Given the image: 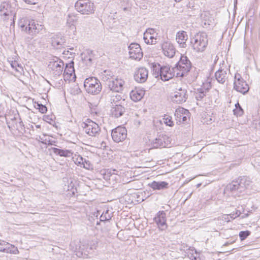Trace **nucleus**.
<instances>
[{
    "mask_svg": "<svg viewBox=\"0 0 260 260\" xmlns=\"http://www.w3.org/2000/svg\"><path fill=\"white\" fill-rule=\"evenodd\" d=\"M151 69L153 75L156 78L160 77V78L165 81H169L176 76V73L174 68H171L169 65L160 66L158 63H152Z\"/></svg>",
    "mask_w": 260,
    "mask_h": 260,
    "instance_id": "obj_1",
    "label": "nucleus"
},
{
    "mask_svg": "<svg viewBox=\"0 0 260 260\" xmlns=\"http://www.w3.org/2000/svg\"><path fill=\"white\" fill-rule=\"evenodd\" d=\"M18 25L22 31H25L27 34L34 36L38 34H43L45 28L44 26L36 23L35 20H29L22 18L20 20Z\"/></svg>",
    "mask_w": 260,
    "mask_h": 260,
    "instance_id": "obj_2",
    "label": "nucleus"
},
{
    "mask_svg": "<svg viewBox=\"0 0 260 260\" xmlns=\"http://www.w3.org/2000/svg\"><path fill=\"white\" fill-rule=\"evenodd\" d=\"M190 40L193 49L198 52L204 51L208 42L207 35L203 32L196 34Z\"/></svg>",
    "mask_w": 260,
    "mask_h": 260,
    "instance_id": "obj_3",
    "label": "nucleus"
},
{
    "mask_svg": "<svg viewBox=\"0 0 260 260\" xmlns=\"http://www.w3.org/2000/svg\"><path fill=\"white\" fill-rule=\"evenodd\" d=\"M174 68L175 69L176 77H182L190 71L191 63L186 56L181 55L180 60Z\"/></svg>",
    "mask_w": 260,
    "mask_h": 260,
    "instance_id": "obj_4",
    "label": "nucleus"
},
{
    "mask_svg": "<svg viewBox=\"0 0 260 260\" xmlns=\"http://www.w3.org/2000/svg\"><path fill=\"white\" fill-rule=\"evenodd\" d=\"M84 86L86 91L92 94L99 93L102 88L100 80L93 77L86 78L84 81Z\"/></svg>",
    "mask_w": 260,
    "mask_h": 260,
    "instance_id": "obj_5",
    "label": "nucleus"
},
{
    "mask_svg": "<svg viewBox=\"0 0 260 260\" xmlns=\"http://www.w3.org/2000/svg\"><path fill=\"white\" fill-rule=\"evenodd\" d=\"M76 10L83 15H89L94 12L95 6L90 0H78L75 4Z\"/></svg>",
    "mask_w": 260,
    "mask_h": 260,
    "instance_id": "obj_6",
    "label": "nucleus"
},
{
    "mask_svg": "<svg viewBox=\"0 0 260 260\" xmlns=\"http://www.w3.org/2000/svg\"><path fill=\"white\" fill-rule=\"evenodd\" d=\"M63 66V61L55 57L49 61L48 68L54 76H59L62 74Z\"/></svg>",
    "mask_w": 260,
    "mask_h": 260,
    "instance_id": "obj_7",
    "label": "nucleus"
},
{
    "mask_svg": "<svg viewBox=\"0 0 260 260\" xmlns=\"http://www.w3.org/2000/svg\"><path fill=\"white\" fill-rule=\"evenodd\" d=\"M82 126L85 133L89 136L98 137L100 134V127L92 120H89L87 123L83 122Z\"/></svg>",
    "mask_w": 260,
    "mask_h": 260,
    "instance_id": "obj_8",
    "label": "nucleus"
},
{
    "mask_svg": "<svg viewBox=\"0 0 260 260\" xmlns=\"http://www.w3.org/2000/svg\"><path fill=\"white\" fill-rule=\"evenodd\" d=\"M235 80L234 81V89L238 92H241L243 94L246 93L249 89V87L246 82L241 78L239 74H236L235 76Z\"/></svg>",
    "mask_w": 260,
    "mask_h": 260,
    "instance_id": "obj_9",
    "label": "nucleus"
},
{
    "mask_svg": "<svg viewBox=\"0 0 260 260\" xmlns=\"http://www.w3.org/2000/svg\"><path fill=\"white\" fill-rule=\"evenodd\" d=\"M111 136L115 142L124 141L127 137V130L124 127L118 126L112 131Z\"/></svg>",
    "mask_w": 260,
    "mask_h": 260,
    "instance_id": "obj_10",
    "label": "nucleus"
},
{
    "mask_svg": "<svg viewBox=\"0 0 260 260\" xmlns=\"http://www.w3.org/2000/svg\"><path fill=\"white\" fill-rule=\"evenodd\" d=\"M153 148L170 147L171 145L170 139L164 134L159 135L152 142Z\"/></svg>",
    "mask_w": 260,
    "mask_h": 260,
    "instance_id": "obj_11",
    "label": "nucleus"
},
{
    "mask_svg": "<svg viewBox=\"0 0 260 260\" xmlns=\"http://www.w3.org/2000/svg\"><path fill=\"white\" fill-rule=\"evenodd\" d=\"M129 58L140 60L143 57V52L139 44L135 43H131L128 46Z\"/></svg>",
    "mask_w": 260,
    "mask_h": 260,
    "instance_id": "obj_12",
    "label": "nucleus"
},
{
    "mask_svg": "<svg viewBox=\"0 0 260 260\" xmlns=\"http://www.w3.org/2000/svg\"><path fill=\"white\" fill-rule=\"evenodd\" d=\"M187 99V90L182 87L179 88L172 96L171 99L174 103L182 104Z\"/></svg>",
    "mask_w": 260,
    "mask_h": 260,
    "instance_id": "obj_13",
    "label": "nucleus"
},
{
    "mask_svg": "<svg viewBox=\"0 0 260 260\" xmlns=\"http://www.w3.org/2000/svg\"><path fill=\"white\" fill-rule=\"evenodd\" d=\"M124 83V81L122 79L117 77L110 79L108 86L111 90L119 92L123 90Z\"/></svg>",
    "mask_w": 260,
    "mask_h": 260,
    "instance_id": "obj_14",
    "label": "nucleus"
},
{
    "mask_svg": "<svg viewBox=\"0 0 260 260\" xmlns=\"http://www.w3.org/2000/svg\"><path fill=\"white\" fill-rule=\"evenodd\" d=\"M160 230H165L167 228L166 214L164 211H159L153 219Z\"/></svg>",
    "mask_w": 260,
    "mask_h": 260,
    "instance_id": "obj_15",
    "label": "nucleus"
},
{
    "mask_svg": "<svg viewBox=\"0 0 260 260\" xmlns=\"http://www.w3.org/2000/svg\"><path fill=\"white\" fill-rule=\"evenodd\" d=\"M148 75V70L145 68H140L135 72L134 77L138 83H144L146 81Z\"/></svg>",
    "mask_w": 260,
    "mask_h": 260,
    "instance_id": "obj_16",
    "label": "nucleus"
},
{
    "mask_svg": "<svg viewBox=\"0 0 260 260\" xmlns=\"http://www.w3.org/2000/svg\"><path fill=\"white\" fill-rule=\"evenodd\" d=\"M161 48L164 55L169 58H172L175 54L176 49L171 42H164L161 45Z\"/></svg>",
    "mask_w": 260,
    "mask_h": 260,
    "instance_id": "obj_17",
    "label": "nucleus"
},
{
    "mask_svg": "<svg viewBox=\"0 0 260 260\" xmlns=\"http://www.w3.org/2000/svg\"><path fill=\"white\" fill-rule=\"evenodd\" d=\"M125 104L113 105L111 106V112L112 116L118 118L123 115L125 112L124 106Z\"/></svg>",
    "mask_w": 260,
    "mask_h": 260,
    "instance_id": "obj_18",
    "label": "nucleus"
},
{
    "mask_svg": "<svg viewBox=\"0 0 260 260\" xmlns=\"http://www.w3.org/2000/svg\"><path fill=\"white\" fill-rule=\"evenodd\" d=\"M188 36L185 31L181 30L177 32L176 40L180 47L185 48L187 46L186 42Z\"/></svg>",
    "mask_w": 260,
    "mask_h": 260,
    "instance_id": "obj_19",
    "label": "nucleus"
},
{
    "mask_svg": "<svg viewBox=\"0 0 260 260\" xmlns=\"http://www.w3.org/2000/svg\"><path fill=\"white\" fill-rule=\"evenodd\" d=\"M225 191L231 192L233 193L236 191L239 193L242 192L241 191H240V184L238 179L233 180L231 183L228 184L225 187Z\"/></svg>",
    "mask_w": 260,
    "mask_h": 260,
    "instance_id": "obj_20",
    "label": "nucleus"
},
{
    "mask_svg": "<svg viewBox=\"0 0 260 260\" xmlns=\"http://www.w3.org/2000/svg\"><path fill=\"white\" fill-rule=\"evenodd\" d=\"M110 101L111 106L113 105L125 104V99H122L121 95L118 92H113L110 95Z\"/></svg>",
    "mask_w": 260,
    "mask_h": 260,
    "instance_id": "obj_21",
    "label": "nucleus"
},
{
    "mask_svg": "<svg viewBox=\"0 0 260 260\" xmlns=\"http://www.w3.org/2000/svg\"><path fill=\"white\" fill-rule=\"evenodd\" d=\"M148 185L153 190H161L169 187V183L166 181H153L151 183H149Z\"/></svg>",
    "mask_w": 260,
    "mask_h": 260,
    "instance_id": "obj_22",
    "label": "nucleus"
},
{
    "mask_svg": "<svg viewBox=\"0 0 260 260\" xmlns=\"http://www.w3.org/2000/svg\"><path fill=\"white\" fill-rule=\"evenodd\" d=\"M65 40L60 35H56L51 38V44L54 47L60 48L64 45Z\"/></svg>",
    "mask_w": 260,
    "mask_h": 260,
    "instance_id": "obj_23",
    "label": "nucleus"
},
{
    "mask_svg": "<svg viewBox=\"0 0 260 260\" xmlns=\"http://www.w3.org/2000/svg\"><path fill=\"white\" fill-rule=\"evenodd\" d=\"M144 94V90L142 89H136L131 92L130 97L133 101L137 102L140 101L143 98Z\"/></svg>",
    "mask_w": 260,
    "mask_h": 260,
    "instance_id": "obj_24",
    "label": "nucleus"
},
{
    "mask_svg": "<svg viewBox=\"0 0 260 260\" xmlns=\"http://www.w3.org/2000/svg\"><path fill=\"white\" fill-rule=\"evenodd\" d=\"M51 150L55 154L65 157H71L73 154V152L70 150L60 149L55 147L51 148Z\"/></svg>",
    "mask_w": 260,
    "mask_h": 260,
    "instance_id": "obj_25",
    "label": "nucleus"
},
{
    "mask_svg": "<svg viewBox=\"0 0 260 260\" xmlns=\"http://www.w3.org/2000/svg\"><path fill=\"white\" fill-rule=\"evenodd\" d=\"M240 187V191H243L247 188L251 183V181L249 178L247 177H242L238 179Z\"/></svg>",
    "mask_w": 260,
    "mask_h": 260,
    "instance_id": "obj_26",
    "label": "nucleus"
},
{
    "mask_svg": "<svg viewBox=\"0 0 260 260\" xmlns=\"http://www.w3.org/2000/svg\"><path fill=\"white\" fill-rule=\"evenodd\" d=\"M216 80L220 83L223 84L226 79V72L223 70H218L215 73Z\"/></svg>",
    "mask_w": 260,
    "mask_h": 260,
    "instance_id": "obj_27",
    "label": "nucleus"
},
{
    "mask_svg": "<svg viewBox=\"0 0 260 260\" xmlns=\"http://www.w3.org/2000/svg\"><path fill=\"white\" fill-rule=\"evenodd\" d=\"M10 7L8 3H3L0 6V13L1 15L7 16L10 12Z\"/></svg>",
    "mask_w": 260,
    "mask_h": 260,
    "instance_id": "obj_28",
    "label": "nucleus"
},
{
    "mask_svg": "<svg viewBox=\"0 0 260 260\" xmlns=\"http://www.w3.org/2000/svg\"><path fill=\"white\" fill-rule=\"evenodd\" d=\"M5 252L13 253V254H17L19 253V251L16 247L14 245L11 244L9 243H6L5 244Z\"/></svg>",
    "mask_w": 260,
    "mask_h": 260,
    "instance_id": "obj_29",
    "label": "nucleus"
},
{
    "mask_svg": "<svg viewBox=\"0 0 260 260\" xmlns=\"http://www.w3.org/2000/svg\"><path fill=\"white\" fill-rule=\"evenodd\" d=\"M144 40L147 44H154L156 43V38L148 33H144Z\"/></svg>",
    "mask_w": 260,
    "mask_h": 260,
    "instance_id": "obj_30",
    "label": "nucleus"
},
{
    "mask_svg": "<svg viewBox=\"0 0 260 260\" xmlns=\"http://www.w3.org/2000/svg\"><path fill=\"white\" fill-rule=\"evenodd\" d=\"M75 70L74 67V62L71 61L69 63L66 64L64 70V74L72 76L74 73Z\"/></svg>",
    "mask_w": 260,
    "mask_h": 260,
    "instance_id": "obj_31",
    "label": "nucleus"
},
{
    "mask_svg": "<svg viewBox=\"0 0 260 260\" xmlns=\"http://www.w3.org/2000/svg\"><path fill=\"white\" fill-rule=\"evenodd\" d=\"M209 92V88H207L205 90L201 89L200 91L195 93V96L198 101L201 100L205 96H206L207 93Z\"/></svg>",
    "mask_w": 260,
    "mask_h": 260,
    "instance_id": "obj_32",
    "label": "nucleus"
},
{
    "mask_svg": "<svg viewBox=\"0 0 260 260\" xmlns=\"http://www.w3.org/2000/svg\"><path fill=\"white\" fill-rule=\"evenodd\" d=\"M234 114L236 116H241L244 114V111L238 102L235 104V108L233 110Z\"/></svg>",
    "mask_w": 260,
    "mask_h": 260,
    "instance_id": "obj_33",
    "label": "nucleus"
},
{
    "mask_svg": "<svg viewBox=\"0 0 260 260\" xmlns=\"http://www.w3.org/2000/svg\"><path fill=\"white\" fill-rule=\"evenodd\" d=\"M117 171L116 170L108 169L104 175V178L106 180H110L111 178H115L114 175L116 174Z\"/></svg>",
    "mask_w": 260,
    "mask_h": 260,
    "instance_id": "obj_34",
    "label": "nucleus"
},
{
    "mask_svg": "<svg viewBox=\"0 0 260 260\" xmlns=\"http://www.w3.org/2000/svg\"><path fill=\"white\" fill-rule=\"evenodd\" d=\"M41 141V142L44 144L47 145H54V146H57L56 143L57 141L50 139L49 137L48 138H40Z\"/></svg>",
    "mask_w": 260,
    "mask_h": 260,
    "instance_id": "obj_35",
    "label": "nucleus"
},
{
    "mask_svg": "<svg viewBox=\"0 0 260 260\" xmlns=\"http://www.w3.org/2000/svg\"><path fill=\"white\" fill-rule=\"evenodd\" d=\"M9 62L10 63L11 67L15 69L17 72H21L20 70H22L23 68L21 64H19L17 61L15 60H8Z\"/></svg>",
    "mask_w": 260,
    "mask_h": 260,
    "instance_id": "obj_36",
    "label": "nucleus"
},
{
    "mask_svg": "<svg viewBox=\"0 0 260 260\" xmlns=\"http://www.w3.org/2000/svg\"><path fill=\"white\" fill-rule=\"evenodd\" d=\"M92 54L93 51H88V55H85L84 56L82 57V59L84 60L87 66H90L91 64L92 60L91 55Z\"/></svg>",
    "mask_w": 260,
    "mask_h": 260,
    "instance_id": "obj_37",
    "label": "nucleus"
},
{
    "mask_svg": "<svg viewBox=\"0 0 260 260\" xmlns=\"http://www.w3.org/2000/svg\"><path fill=\"white\" fill-rule=\"evenodd\" d=\"M111 219V214L109 213V210H106L105 212H104L100 216V221H109Z\"/></svg>",
    "mask_w": 260,
    "mask_h": 260,
    "instance_id": "obj_38",
    "label": "nucleus"
},
{
    "mask_svg": "<svg viewBox=\"0 0 260 260\" xmlns=\"http://www.w3.org/2000/svg\"><path fill=\"white\" fill-rule=\"evenodd\" d=\"M251 234L249 231H241L239 233V236L241 241H243L246 239Z\"/></svg>",
    "mask_w": 260,
    "mask_h": 260,
    "instance_id": "obj_39",
    "label": "nucleus"
},
{
    "mask_svg": "<svg viewBox=\"0 0 260 260\" xmlns=\"http://www.w3.org/2000/svg\"><path fill=\"white\" fill-rule=\"evenodd\" d=\"M164 120L165 123L167 125L169 126H172L173 125V121H172V118L171 116L165 115Z\"/></svg>",
    "mask_w": 260,
    "mask_h": 260,
    "instance_id": "obj_40",
    "label": "nucleus"
},
{
    "mask_svg": "<svg viewBox=\"0 0 260 260\" xmlns=\"http://www.w3.org/2000/svg\"><path fill=\"white\" fill-rule=\"evenodd\" d=\"M78 164L83 165V167L86 169H89L91 167L89 161L86 160L85 159L83 161H78Z\"/></svg>",
    "mask_w": 260,
    "mask_h": 260,
    "instance_id": "obj_41",
    "label": "nucleus"
},
{
    "mask_svg": "<svg viewBox=\"0 0 260 260\" xmlns=\"http://www.w3.org/2000/svg\"><path fill=\"white\" fill-rule=\"evenodd\" d=\"M241 213L242 212L240 210H237L235 212H233L230 214V218L233 220L235 218L239 217Z\"/></svg>",
    "mask_w": 260,
    "mask_h": 260,
    "instance_id": "obj_42",
    "label": "nucleus"
},
{
    "mask_svg": "<svg viewBox=\"0 0 260 260\" xmlns=\"http://www.w3.org/2000/svg\"><path fill=\"white\" fill-rule=\"evenodd\" d=\"M16 129L18 131L23 130L24 129V124L21 119H19V121L18 123H16Z\"/></svg>",
    "mask_w": 260,
    "mask_h": 260,
    "instance_id": "obj_43",
    "label": "nucleus"
},
{
    "mask_svg": "<svg viewBox=\"0 0 260 260\" xmlns=\"http://www.w3.org/2000/svg\"><path fill=\"white\" fill-rule=\"evenodd\" d=\"M178 111L179 113H182L183 116H189V112L188 110L185 109L183 108L180 107L178 108Z\"/></svg>",
    "mask_w": 260,
    "mask_h": 260,
    "instance_id": "obj_44",
    "label": "nucleus"
},
{
    "mask_svg": "<svg viewBox=\"0 0 260 260\" xmlns=\"http://www.w3.org/2000/svg\"><path fill=\"white\" fill-rule=\"evenodd\" d=\"M215 36L216 38L215 41L216 40L218 43L221 41V39L222 37V32L220 31H216Z\"/></svg>",
    "mask_w": 260,
    "mask_h": 260,
    "instance_id": "obj_45",
    "label": "nucleus"
},
{
    "mask_svg": "<svg viewBox=\"0 0 260 260\" xmlns=\"http://www.w3.org/2000/svg\"><path fill=\"white\" fill-rule=\"evenodd\" d=\"M175 116L176 118V120H179V121H180V120H181V118H182V117L183 116V114L182 113H181L179 112L178 111V108H177L176 110H175Z\"/></svg>",
    "mask_w": 260,
    "mask_h": 260,
    "instance_id": "obj_46",
    "label": "nucleus"
},
{
    "mask_svg": "<svg viewBox=\"0 0 260 260\" xmlns=\"http://www.w3.org/2000/svg\"><path fill=\"white\" fill-rule=\"evenodd\" d=\"M26 4L29 5H35L38 4L41 0H23Z\"/></svg>",
    "mask_w": 260,
    "mask_h": 260,
    "instance_id": "obj_47",
    "label": "nucleus"
},
{
    "mask_svg": "<svg viewBox=\"0 0 260 260\" xmlns=\"http://www.w3.org/2000/svg\"><path fill=\"white\" fill-rule=\"evenodd\" d=\"M6 243L4 241H1L0 240V251L5 252V244Z\"/></svg>",
    "mask_w": 260,
    "mask_h": 260,
    "instance_id": "obj_48",
    "label": "nucleus"
},
{
    "mask_svg": "<svg viewBox=\"0 0 260 260\" xmlns=\"http://www.w3.org/2000/svg\"><path fill=\"white\" fill-rule=\"evenodd\" d=\"M39 110L42 113H45L47 111V108L45 105H42Z\"/></svg>",
    "mask_w": 260,
    "mask_h": 260,
    "instance_id": "obj_49",
    "label": "nucleus"
},
{
    "mask_svg": "<svg viewBox=\"0 0 260 260\" xmlns=\"http://www.w3.org/2000/svg\"><path fill=\"white\" fill-rule=\"evenodd\" d=\"M155 32V30L153 28H148L147 29L144 33H148V34H150V35L153 36L154 33Z\"/></svg>",
    "mask_w": 260,
    "mask_h": 260,
    "instance_id": "obj_50",
    "label": "nucleus"
},
{
    "mask_svg": "<svg viewBox=\"0 0 260 260\" xmlns=\"http://www.w3.org/2000/svg\"><path fill=\"white\" fill-rule=\"evenodd\" d=\"M189 118V116H183L181 119H182V122H186L187 119Z\"/></svg>",
    "mask_w": 260,
    "mask_h": 260,
    "instance_id": "obj_51",
    "label": "nucleus"
},
{
    "mask_svg": "<svg viewBox=\"0 0 260 260\" xmlns=\"http://www.w3.org/2000/svg\"><path fill=\"white\" fill-rule=\"evenodd\" d=\"M224 219L226 220L227 222H229L231 221V218H230V214L229 215H225L224 217Z\"/></svg>",
    "mask_w": 260,
    "mask_h": 260,
    "instance_id": "obj_52",
    "label": "nucleus"
},
{
    "mask_svg": "<svg viewBox=\"0 0 260 260\" xmlns=\"http://www.w3.org/2000/svg\"><path fill=\"white\" fill-rule=\"evenodd\" d=\"M84 160V159L81 157V156H79L77 158V160L76 161V164H78V161H83Z\"/></svg>",
    "mask_w": 260,
    "mask_h": 260,
    "instance_id": "obj_53",
    "label": "nucleus"
},
{
    "mask_svg": "<svg viewBox=\"0 0 260 260\" xmlns=\"http://www.w3.org/2000/svg\"><path fill=\"white\" fill-rule=\"evenodd\" d=\"M42 104H41V103H39L38 102H35V107L38 109H39L40 108V107H41V105H42Z\"/></svg>",
    "mask_w": 260,
    "mask_h": 260,
    "instance_id": "obj_54",
    "label": "nucleus"
},
{
    "mask_svg": "<svg viewBox=\"0 0 260 260\" xmlns=\"http://www.w3.org/2000/svg\"><path fill=\"white\" fill-rule=\"evenodd\" d=\"M43 120L47 121V122H48V121L49 120H52L51 118H49V116H44V118H43Z\"/></svg>",
    "mask_w": 260,
    "mask_h": 260,
    "instance_id": "obj_55",
    "label": "nucleus"
},
{
    "mask_svg": "<svg viewBox=\"0 0 260 260\" xmlns=\"http://www.w3.org/2000/svg\"><path fill=\"white\" fill-rule=\"evenodd\" d=\"M36 126V127H37V128H41V125H37Z\"/></svg>",
    "mask_w": 260,
    "mask_h": 260,
    "instance_id": "obj_56",
    "label": "nucleus"
},
{
    "mask_svg": "<svg viewBox=\"0 0 260 260\" xmlns=\"http://www.w3.org/2000/svg\"><path fill=\"white\" fill-rule=\"evenodd\" d=\"M248 216V214H246L245 216H243L242 217V218L245 217H247Z\"/></svg>",
    "mask_w": 260,
    "mask_h": 260,
    "instance_id": "obj_57",
    "label": "nucleus"
},
{
    "mask_svg": "<svg viewBox=\"0 0 260 260\" xmlns=\"http://www.w3.org/2000/svg\"><path fill=\"white\" fill-rule=\"evenodd\" d=\"M210 22H211V21H210V20H208V21H207V23H208V25H210Z\"/></svg>",
    "mask_w": 260,
    "mask_h": 260,
    "instance_id": "obj_58",
    "label": "nucleus"
},
{
    "mask_svg": "<svg viewBox=\"0 0 260 260\" xmlns=\"http://www.w3.org/2000/svg\"><path fill=\"white\" fill-rule=\"evenodd\" d=\"M99 224H100L99 222L98 221H97L96 224L98 225Z\"/></svg>",
    "mask_w": 260,
    "mask_h": 260,
    "instance_id": "obj_59",
    "label": "nucleus"
},
{
    "mask_svg": "<svg viewBox=\"0 0 260 260\" xmlns=\"http://www.w3.org/2000/svg\"><path fill=\"white\" fill-rule=\"evenodd\" d=\"M208 83H209V84L210 85V84H211V82L209 81H208Z\"/></svg>",
    "mask_w": 260,
    "mask_h": 260,
    "instance_id": "obj_60",
    "label": "nucleus"
},
{
    "mask_svg": "<svg viewBox=\"0 0 260 260\" xmlns=\"http://www.w3.org/2000/svg\"><path fill=\"white\" fill-rule=\"evenodd\" d=\"M181 0H175L176 2H180Z\"/></svg>",
    "mask_w": 260,
    "mask_h": 260,
    "instance_id": "obj_61",
    "label": "nucleus"
},
{
    "mask_svg": "<svg viewBox=\"0 0 260 260\" xmlns=\"http://www.w3.org/2000/svg\"><path fill=\"white\" fill-rule=\"evenodd\" d=\"M217 100H215V103H218L219 102H217Z\"/></svg>",
    "mask_w": 260,
    "mask_h": 260,
    "instance_id": "obj_62",
    "label": "nucleus"
},
{
    "mask_svg": "<svg viewBox=\"0 0 260 260\" xmlns=\"http://www.w3.org/2000/svg\"><path fill=\"white\" fill-rule=\"evenodd\" d=\"M194 250H195V252L197 253V250L196 249H194Z\"/></svg>",
    "mask_w": 260,
    "mask_h": 260,
    "instance_id": "obj_63",
    "label": "nucleus"
}]
</instances>
